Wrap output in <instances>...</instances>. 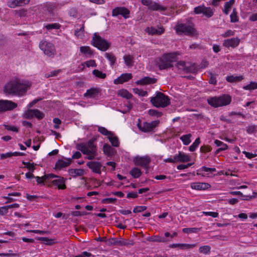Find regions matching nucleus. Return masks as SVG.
<instances>
[{
  "mask_svg": "<svg viewBox=\"0 0 257 257\" xmlns=\"http://www.w3.org/2000/svg\"><path fill=\"white\" fill-rule=\"evenodd\" d=\"M29 87L24 80L15 78L6 84L4 91L9 95L22 96L26 93Z\"/></svg>",
  "mask_w": 257,
  "mask_h": 257,
  "instance_id": "f257e3e1",
  "label": "nucleus"
},
{
  "mask_svg": "<svg viewBox=\"0 0 257 257\" xmlns=\"http://www.w3.org/2000/svg\"><path fill=\"white\" fill-rule=\"evenodd\" d=\"M77 150L80 151L86 155V159L93 160L97 156V149L92 140L84 143L77 144L76 146Z\"/></svg>",
  "mask_w": 257,
  "mask_h": 257,
  "instance_id": "f03ea898",
  "label": "nucleus"
},
{
  "mask_svg": "<svg viewBox=\"0 0 257 257\" xmlns=\"http://www.w3.org/2000/svg\"><path fill=\"white\" fill-rule=\"evenodd\" d=\"M177 53L165 54L157 61V65L160 70L166 69L173 66L172 63L176 61Z\"/></svg>",
  "mask_w": 257,
  "mask_h": 257,
  "instance_id": "7ed1b4c3",
  "label": "nucleus"
},
{
  "mask_svg": "<svg viewBox=\"0 0 257 257\" xmlns=\"http://www.w3.org/2000/svg\"><path fill=\"white\" fill-rule=\"evenodd\" d=\"M150 101L156 107H165L170 104L168 97L161 92H156L155 96L151 97Z\"/></svg>",
  "mask_w": 257,
  "mask_h": 257,
  "instance_id": "20e7f679",
  "label": "nucleus"
},
{
  "mask_svg": "<svg viewBox=\"0 0 257 257\" xmlns=\"http://www.w3.org/2000/svg\"><path fill=\"white\" fill-rule=\"evenodd\" d=\"M207 102L214 107L227 105L231 102V97L228 95H223L219 97H210L207 99Z\"/></svg>",
  "mask_w": 257,
  "mask_h": 257,
  "instance_id": "39448f33",
  "label": "nucleus"
},
{
  "mask_svg": "<svg viewBox=\"0 0 257 257\" xmlns=\"http://www.w3.org/2000/svg\"><path fill=\"white\" fill-rule=\"evenodd\" d=\"M91 43L94 47L102 51H106L110 45L109 43H108L106 40L101 38L96 33L93 35Z\"/></svg>",
  "mask_w": 257,
  "mask_h": 257,
  "instance_id": "423d86ee",
  "label": "nucleus"
},
{
  "mask_svg": "<svg viewBox=\"0 0 257 257\" xmlns=\"http://www.w3.org/2000/svg\"><path fill=\"white\" fill-rule=\"evenodd\" d=\"M176 31L178 34L184 33L189 36L197 34L196 30L191 26L185 24H180L176 26Z\"/></svg>",
  "mask_w": 257,
  "mask_h": 257,
  "instance_id": "0eeeda50",
  "label": "nucleus"
},
{
  "mask_svg": "<svg viewBox=\"0 0 257 257\" xmlns=\"http://www.w3.org/2000/svg\"><path fill=\"white\" fill-rule=\"evenodd\" d=\"M39 47L44 54L49 57H53L56 54L55 48L53 44L47 41H41Z\"/></svg>",
  "mask_w": 257,
  "mask_h": 257,
  "instance_id": "6e6552de",
  "label": "nucleus"
},
{
  "mask_svg": "<svg viewBox=\"0 0 257 257\" xmlns=\"http://www.w3.org/2000/svg\"><path fill=\"white\" fill-rule=\"evenodd\" d=\"M141 3L143 5L148 7V9L151 11H164L167 9L166 7L152 0H142Z\"/></svg>",
  "mask_w": 257,
  "mask_h": 257,
  "instance_id": "1a4fd4ad",
  "label": "nucleus"
},
{
  "mask_svg": "<svg viewBox=\"0 0 257 257\" xmlns=\"http://www.w3.org/2000/svg\"><path fill=\"white\" fill-rule=\"evenodd\" d=\"M17 107V104L8 100H0V113L12 110Z\"/></svg>",
  "mask_w": 257,
  "mask_h": 257,
  "instance_id": "9d476101",
  "label": "nucleus"
},
{
  "mask_svg": "<svg viewBox=\"0 0 257 257\" xmlns=\"http://www.w3.org/2000/svg\"><path fill=\"white\" fill-rule=\"evenodd\" d=\"M194 12L196 14H203L208 18H210L213 15L212 10L209 7H205L204 6H199L195 8Z\"/></svg>",
  "mask_w": 257,
  "mask_h": 257,
  "instance_id": "9b49d317",
  "label": "nucleus"
},
{
  "mask_svg": "<svg viewBox=\"0 0 257 257\" xmlns=\"http://www.w3.org/2000/svg\"><path fill=\"white\" fill-rule=\"evenodd\" d=\"M160 122L159 120H155L151 122H144L143 124H138L139 128L143 132L152 131Z\"/></svg>",
  "mask_w": 257,
  "mask_h": 257,
  "instance_id": "f8f14e48",
  "label": "nucleus"
},
{
  "mask_svg": "<svg viewBox=\"0 0 257 257\" xmlns=\"http://www.w3.org/2000/svg\"><path fill=\"white\" fill-rule=\"evenodd\" d=\"M130 11L125 7H116L112 10V15L116 17L118 15L122 16L124 19L130 17Z\"/></svg>",
  "mask_w": 257,
  "mask_h": 257,
  "instance_id": "ddd939ff",
  "label": "nucleus"
},
{
  "mask_svg": "<svg viewBox=\"0 0 257 257\" xmlns=\"http://www.w3.org/2000/svg\"><path fill=\"white\" fill-rule=\"evenodd\" d=\"M150 158L149 156L136 157L134 159L136 165L141 166L144 168H148L150 162Z\"/></svg>",
  "mask_w": 257,
  "mask_h": 257,
  "instance_id": "4468645a",
  "label": "nucleus"
},
{
  "mask_svg": "<svg viewBox=\"0 0 257 257\" xmlns=\"http://www.w3.org/2000/svg\"><path fill=\"white\" fill-rule=\"evenodd\" d=\"M176 67L179 69L184 70L186 72L194 73L195 72V67L194 65L187 66L185 61H180L176 64Z\"/></svg>",
  "mask_w": 257,
  "mask_h": 257,
  "instance_id": "2eb2a0df",
  "label": "nucleus"
},
{
  "mask_svg": "<svg viewBox=\"0 0 257 257\" xmlns=\"http://www.w3.org/2000/svg\"><path fill=\"white\" fill-rule=\"evenodd\" d=\"M88 167L92 170V171L96 173L100 174L102 165L99 162L90 161L88 162L86 164Z\"/></svg>",
  "mask_w": 257,
  "mask_h": 257,
  "instance_id": "dca6fc26",
  "label": "nucleus"
},
{
  "mask_svg": "<svg viewBox=\"0 0 257 257\" xmlns=\"http://www.w3.org/2000/svg\"><path fill=\"white\" fill-rule=\"evenodd\" d=\"M239 42V39L237 38H233L224 40L223 45L226 47H231L232 48H234L238 45Z\"/></svg>",
  "mask_w": 257,
  "mask_h": 257,
  "instance_id": "f3484780",
  "label": "nucleus"
},
{
  "mask_svg": "<svg viewBox=\"0 0 257 257\" xmlns=\"http://www.w3.org/2000/svg\"><path fill=\"white\" fill-rule=\"evenodd\" d=\"M132 78L131 73L122 74L119 77L114 80V83L115 84H122L124 82L128 81Z\"/></svg>",
  "mask_w": 257,
  "mask_h": 257,
  "instance_id": "a211bd4d",
  "label": "nucleus"
},
{
  "mask_svg": "<svg viewBox=\"0 0 257 257\" xmlns=\"http://www.w3.org/2000/svg\"><path fill=\"white\" fill-rule=\"evenodd\" d=\"M210 185L207 183H192L191 184V187L193 189L202 190H205L210 187Z\"/></svg>",
  "mask_w": 257,
  "mask_h": 257,
  "instance_id": "6ab92c4d",
  "label": "nucleus"
},
{
  "mask_svg": "<svg viewBox=\"0 0 257 257\" xmlns=\"http://www.w3.org/2000/svg\"><path fill=\"white\" fill-rule=\"evenodd\" d=\"M174 159L176 162H187L190 160L189 156L180 152L174 155Z\"/></svg>",
  "mask_w": 257,
  "mask_h": 257,
  "instance_id": "aec40b11",
  "label": "nucleus"
},
{
  "mask_svg": "<svg viewBox=\"0 0 257 257\" xmlns=\"http://www.w3.org/2000/svg\"><path fill=\"white\" fill-rule=\"evenodd\" d=\"M145 31L149 35H160L164 32L165 30L162 27H159L158 29H156L154 27H147Z\"/></svg>",
  "mask_w": 257,
  "mask_h": 257,
  "instance_id": "412c9836",
  "label": "nucleus"
},
{
  "mask_svg": "<svg viewBox=\"0 0 257 257\" xmlns=\"http://www.w3.org/2000/svg\"><path fill=\"white\" fill-rule=\"evenodd\" d=\"M71 159L70 158L66 159V161L59 160L56 163L55 168L57 169H61L63 168L66 167L71 164Z\"/></svg>",
  "mask_w": 257,
  "mask_h": 257,
  "instance_id": "4be33fe9",
  "label": "nucleus"
},
{
  "mask_svg": "<svg viewBox=\"0 0 257 257\" xmlns=\"http://www.w3.org/2000/svg\"><path fill=\"white\" fill-rule=\"evenodd\" d=\"M157 79L150 77H145L136 82L138 85H147L156 83Z\"/></svg>",
  "mask_w": 257,
  "mask_h": 257,
  "instance_id": "5701e85b",
  "label": "nucleus"
},
{
  "mask_svg": "<svg viewBox=\"0 0 257 257\" xmlns=\"http://www.w3.org/2000/svg\"><path fill=\"white\" fill-rule=\"evenodd\" d=\"M30 0H10L8 2V6L11 8H14L22 4H26Z\"/></svg>",
  "mask_w": 257,
  "mask_h": 257,
  "instance_id": "b1692460",
  "label": "nucleus"
},
{
  "mask_svg": "<svg viewBox=\"0 0 257 257\" xmlns=\"http://www.w3.org/2000/svg\"><path fill=\"white\" fill-rule=\"evenodd\" d=\"M100 93V90L97 88H91L88 89L86 93L84 94L85 97L89 98H94L97 96Z\"/></svg>",
  "mask_w": 257,
  "mask_h": 257,
  "instance_id": "393cba45",
  "label": "nucleus"
},
{
  "mask_svg": "<svg viewBox=\"0 0 257 257\" xmlns=\"http://www.w3.org/2000/svg\"><path fill=\"white\" fill-rule=\"evenodd\" d=\"M58 179H55L52 181V183L59 189H64L66 188V185L65 184V180L63 177L58 176Z\"/></svg>",
  "mask_w": 257,
  "mask_h": 257,
  "instance_id": "a878e982",
  "label": "nucleus"
},
{
  "mask_svg": "<svg viewBox=\"0 0 257 257\" xmlns=\"http://www.w3.org/2000/svg\"><path fill=\"white\" fill-rule=\"evenodd\" d=\"M69 173L73 177L81 176L84 175V171L81 169H71L69 170Z\"/></svg>",
  "mask_w": 257,
  "mask_h": 257,
  "instance_id": "bb28decb",
  "label": "nucleus"
},
{
  "mask_svg": "<svg viewBox=\"0 0 257 257\" xmlns=\"http://www.w3.org/2000/svg\"><path fill=\"white\" fill-rule=\"evenodd\" d=\"M110 241L111 244H113L114 245H126L128 244L127 240L122 238H112L111 239Z\"/></svg>",
  "mask_w": 257,
  "mask_h": 257,
  "instance_id": "cd10ccee",
  "label": "nucleus"
},
{
  "mask_svg": "<svg viewBox=\"0 0 257 257\" xmlns=\"http://www.w3.org/2000/svg\"><path fill=\"white\" fill-rule=\"evenodd\" d=\"M234 0H230L229 1L225 3L224 9H223V11L225 15L228 14L229 11L231 10V7L234 4Z\"/></svg>",
  "mask_w": 257,
  "mask_h": 257,
  "instance_id": "c85d7f7f",
  "label": "nucleus"
},
{
  "mask_svg": "<svg viewBox=\"0 0 257 257\" xmlns=\"http://www.w3.org/2000/svg\"><path fill=\"white\" fill-rule=\"evenodd\" d=\"M103 152L108 156H112L114 154V149L108 144H104L103 146Z\"/></svg>",
  "mask_w": 257,
  "mask_h": 257,
  "instance_id": "c756f323",
  "label": "nucleus"
},
{
  "mask_svg": "<svg viewBox=\"0 0 257 257\" xmlns=\"http://www.w3.org/2000/svg\"><path fill=\"white\" fill-rule=\"evenodd\" d=\"M243 79L242 76H228L226 78V80L227 81L229 82H238Z\"/></svg>",
  "mask_w": 257,
  "mask_h": 257,
  "instance_id": "7c9ffc66",
  "label": "nucleus"
},
{
  "mask_svg": "<svg viewBox=\"0 0 257 257\" xmlns=\"http://www.w3.org/2000/svg\"><path fill=\"white\" fill-rule=\"evenodd\" d=\"M105 57L110 62V65L112 66H113L116 62V57L115 56L111 53H105Z\"/></svg>",
  "mask_w": 257,
  "mask_h": 257,
  "instance_id": "2f4dec72",
  "label": "nucleus"
},
{
  "mask_svg": "<svg viewBox=\"0 0 257 257\" xmlns=\"http://www.w3.org/2000/svg\"><path fill=\"white\" fill-rule=\"evenodd\" d=\"M202 171H205V172H213L216 171V169L214 168H208L205 166H203L201 167L199 170H197V175H201L202 176H205V175L203 174H202L201 172Z\"/></svg>",
  "mask_w": 257,
  "mask_h": 257,
  "instance_id": "473e14b6",
  "label": "nucleus"
},
{
  "mask_svg": "<svg viewBox=\"0 0 257 257\" xmlns=\"http://www.w3.org/2000/svg\"><path fill=\"white\" fill-rule=\"evenodd\" d=\"M192 135L191 134L185 135L180 137V140L183 142L185 145H188L191 143L190 138Z\"/></svg>",
  "mask_w": 257,
  "mask_h": 257,
  "instance_id": "72a5a7b5",
  "label": "nucleus"
},
{
  "mask_svg": "<svg viewBox=\"0 0 257 257\" xmlns=\"http://www.w3.org/2000/svg\"><path fill=\"white\" fill-rule=\"evenodd\" d=\"M124 62L126 66H132L134 63V58L131 55H125L123 57Z\"/></svg>",
  "mask_w": 257,
  "mask_h": 257,
  "instance_id": "f704fd0d",
  "label": "nucleus"
},
{
  "mask_svg": "<svg viewBox=\"0 0 257 257\" xmlns=\"http://www.w3.org/2000/svg\"><path fill=\"white\" fill-rule=\"evenodd\" d=\"M111 145L115 147H118L119 142L118 138L116 137L113 136V134L108 137Z\"/></svg>",
  "mask_w": 257,
  "mask_h": 257,
  "instance_id": "c9c22d12",
  "label": "nucleus"
},
{
  "mask_svg": "<svg viewBox=\"0 0 257 257\" xmlns=\"http://www.w3.org/2000/svg\"><path fill=\"white\" fill-rule=\"evenodd\" d=\"M118 94L124 98L130 99L132 97V94L130 93L127 90L125 89H121L119 91Z\"/></svg>",
  "mask_w": 257,
  "mask_h": 257,
  "instance_id": "e433bc0d",
  "label": "nucleus"
},
{
  "mask_svg": "<svg viewBox=\"0 0 257 257\" xmlns=\"http://www.w3.org/2000/svg\"><path fill=\"white\" fill-rule=\"evenodd\" d=\"M130 174L134 178H137L141 175L142 172L140 169L134 168L130 171Z\"/></svg>",
  "mask_w": 257,
  "mask_h": 257,
  "instance_id": "4c0bfd02",
  "label": "nucleus"
},
{
  "mask_svg": "<svg viewBox=\"0 0 257 257\" xmlns=\"http://www.w3.org/2000/svg\"><path fill=\"white\" fill-rule=\"evenodd\" d=\"M61 25L58 23L50 24L45 26V28L49 31L52 29H59Z\"/></svg>",
  "mask_w": 257,
  "mask_h": 257,
  "instance_id": "58836bf2",
  "label": "nucleus"
},
{
  "mask_svg": "<svg viewBox=\"0 0 257 257\" xmlns=\"http://www.w3.org/2000/svg\"><path fill=\"white\" fill-rule=\"evenodd\" d=\"M229 193L233 195L240 196L241 197V199H242V200H249L251 198V197L250 196L243 195L242 193L240 191H231Z\"/></svg>",
  "mask_w": 257,
  "mask_h": 257,
  "instance_id": "ea45409f",
  "label": "nucleus"
},
{
  "mask_svg": "<svg viewBox=\"0 0 257 257\" xmlns=\"http://www.w3.org/2000/svg\"><path fill=\"white\" fill-rule=\"evenodd\" d=\"M80 52L85 55H88L90 56L92 54V52L88 46H82L80 48Z\"/></svg>",
  "mask_w": 257,
  "mask_h": 257,
  "instance_id": "a19ab883",
  "label": "nucleus"
},
{
  "mask_svg": "<svg viewBox=\"0 0 257 257\" xmlns=\"http://www.w3.org/2000/svg\"><path fill=\"white\" fill-rule=\"evenodd\" d=\"M98 131L101 134L108 136V137L112 134L111 132L108 131L106 128L102 126H99Z\"/></svg>",
  "mask_w": 257,
  "mask_h": 257,
  "instance_id": "79ce46f5",
  "label": "nucleus"
},
{
  "mask_svg": "<svg viewBox=\"0 0 257 257\" xmlns=\"http://www.w3.org/2000/svg\"><path fill=\"white\" fill-rule=\"evenodd\" d=\"M200 143V140L199 138H197L195 142L190 146L189 151L191 152L194 151Z\"/></svg>",
  "mask_w": 257,
  "mask_h": 257,
  "instance_id": "37998d69",
  "label": "nucleus"
},
{
  "mask_svg": "<svg viewBox=\"0 0 257 257\" xmlns=\"http://www.w3.org/2000/svg\"><path fill=\"white\" fill-rule=\"evenodd\" d=\"M93 74L99 78L104 79L106 77V74L98 70L95 69L92 71Z\"/></svg>",
  "mask_w": 257,
  "mask_h": 257,
  "instance_id": "c03bdc74",
  "label": "nucleus"
},
{
  "mask_svg": "<svg viewBox=\"0 0 257 257\" xmlns=\"http://www.w3.org/2000/svg\"><path fill=\"white\" fill-rule=\"evenodd\" d=\"M34 109H29L24 113V117L27 119H30L34 116Z\"/></svg>",
  "mask_w": 257,
  "mask_h": 257,
  "instance_id": "a18cd8bd",
  "label": "nucleus"
},
{
  "mask_svg": "<svg viewBox=\"0 0 257 257\" xmlns=\"http://www.w3.org/2000/svg\"><path fill=\"white\" fill-rule=\"evenodd\" d=\"M243 88L245 90H253L257 89V83L255 82H251L249 84L243 86Z\"/></svg>",
  "mask_w": 257,
  "mask_h": 257,
  "instance_id": "49530a36",
  "label": "nucleus"
},
{
  "mask_svg": "<svg viewBox=\"0 0 257 257\" xmlns=\"http://www.w3.org/2000/svg\"><path fill=\"white\" fill-rule=\"evenodd\" d=\"M211 247L209 245H204L201 246L199 249L200 253L207 254L210 251Z\"/></svg>",
  "mask_w": 257,
  "mask_h": 257,
  "instance_id": "de8ad7c7",
  "label": "nucleus"
},
{
  "mask_svg": "<svg viewBox=\"0 0 257 257\" xmlns=\"http://www.w3.org/2000/svg\"><path fill=\"white\" fill-rule=\"evenodd\" d=\"M150 241H155V242H163L166 241V239L165 238L163 237H161L159 236H155L154 237H152L149 239Z\"/></svg>",
  "mask_w": 257,
  "mask_h": 257,
  "instance_id": "09e8293b",
  "label": "nucleus"
},
{
  "mask_svg": "<svg viewBox=\"0 0 257 257\" xmlns=\"http://www.w3.org/2000/svg\"><path fill=\"white\" fill-rule=\"evenodd\" d=\"M133 91L135 93L140 96H145L147 95V92L146 91H144L138 88H134Z\"/></svg>",
  "mask_w": 257,
  "mask_h": 257,
  "instance_id": "8fccbe9b",
  "label": "nucleus"
},
{
  "mask_svg": "<svg viewBox=\"0 0 257 257\" xmlns=\"http://www.w3.org/2000/svg\"><path fill=\"white\" fill-rule=\"evenodd\" d=\"M230 17L231 22L235 23L238 22V19L237 16V13L236 12V10L235 9L233 10V12L231 14Z\"/></svg>",
  "mask_w": 257,
  "mask_h": 257,
  "instance_id": "3c124183",
  "label": "nucleus"
},
{
  "mask_svg": "<svg viewBox=\"0 0 257 257\" xmlns=\"http://www.w3.org/2000/svg\"><path fill=\"white\" fill-rule=\"evenodd\" d=\"M148 113L151 116H156L158 117L161 116L163 114L161 112L155 109H150L148 111Z\"/></svg>",
  "mask_w": 257,
  "mask_h": 257,
  "instance_id": "603ef678",
  "label": "nucleus"
},
{
  "mask_svg": "<svg viewBox=\"0 0 257 257\" xmlns=\"http://www.w3.org/2000/svg\"><path fill=\"white\" fill-rule=\"evenodd\" d=\"M22 163L25 165V167L27 168L29 170L34 172L35 169V167L34 163H30V162H26L23 161Z\"/></svg>",
  "mask_w": 257,
  "mask_h": 257,
  "instance_id": "864d4df0",
  "label": "nucleus"
},
{
  "mask_svg": "<svg viewBox=\"0 0 257 257\" xmlns=\"http://www.w3.org/2000/svg\"><path fill=\"white\" fill-rule=\"evenodd\" d=\"M199 229L197 228H183L182 231L184 233H196L198 232Z\"/></svg>",
  "mask_w": 257,
  "mask_h": 257,
  "instance_id": "5fc2aeb1",
  "label": "nucleus"
},
{
  "mask_svg": "<svg viewBox=\"0 0 257 257\" xmlns=\"http://www.w3.org/2000/svg\"><path fill=\"white\" fill-rule=\"evenodd\" d=\"M214 143L217 147H220V148H224V150H227L228 148V146L220 141L216 140L214 141Z\"/></svg>",
  "mask_w": 257,
  "mask_h": 257,
  "instance_id": "6e6d98bb",
  "label": "nucleus"
},
{
  "mask_svg": "<svg viewBox=\"0 0 257 257\" xmlns=\"http://www.w3.org/2000/svg\"><path fill=\"white\" fill-rule=\"evenodd\" d=\"M34 116L39 119H41L44 117V114L38 109H34Z\"/></svg>",
  "mask_w": 257,
  "mask_h": 257,
  "instance_id": "4d7b16f0",
  "label": "nucleus"
},
{
  "mask_svg": "<svg viewBox=\"0 0 257 257\" xmlns=\"http://www.w3.org/2000/svg\"><path fill=\"white\" fill-rule=\"evenodd\" d=\"M38 239L41 241H45V244L47 245H51L54 242L53 239H50L47 237H39Z\"/></svg>",
  "mask_w": 257,
  "mask_h": 257,
  "instance_id": "13d9d810",
  "label": "nucleus"
},
{
  "mask_svg": "<svg viewBox=\"0 0 257 257\" xmlns=\"http://www.w3.org/2000/svg\"><path fill=\"white\" fill-rule=\"evenodd\" d=\"M147 209V207L145 206H136L134 208L133 212L134 213L141 212L145 211Z\"/></svg>",
  "mask_w": 257,
  "mask_h": 257,
  "instance_id": "bf43d9fd",
  "label": "nucleus"
},
{
  "mask_svg": "<svg viewBox=\"0 0 257 257\" xmlns=\"http://www.w3.org/2000/svg\"><path fill=\"white\" fill-rule=\"evenodd\" d=\"M116 201V198H106L102 199L101 202L102 203H114Z\"/></svg>",
  "mask_w": 257,
  "mask_h": 257,
  "instance_id": "052dcab7",
  "label": "nucleus"
},
{
  "mask_svg": "<svg viewBox=\"0 0 257 257\" xmlns=\"http://www.w3.org/2000/svg\"><path fill=\"white\" fill-rule=\"evenodd\" d=\"M60 70H54L53 71L50 72L49 73H47L45 74L46 78H49L50 77L57 76L58 73L60 72Z\"/></svg>",
  "mask_w": 257,
  "mask_h": 257,
  "instance_id": "680f3d73",
  "label": "nucleus"
},
{
  "mask_svg": "<svg viewBox=\"0 0 257 257\" xmlns=\"http://www.w3.org/2000/svg\"><path fill=\"white\" fill-rule=\"evenodd\" d=\"M56 177H58V176L55 175L54 174H52V173L48 174H46V175H45L44 176H43V179L45 180V181H48L51 179H53V178H54Z\"/></svg>",
  "mask_w": 257,
  "mask_h": 257,
  "instance_id": "e2e57ef3",
  "label": "nucleus"
},
{
  "mask_svg": "<svg viewBox=\"0 0 257 257\" xmlns=\"http://www.w3.org/2000/svg\"><path fill=\"white\" fill-rule=\"evenodd\" d=\"M9 208L8 206L0 207V215H4L8 212Z\"/></svg>",
  "mask_w": 257,
  "mask_h": 257,
  "instance_id": "0e129e2a",
  "label": "nucleus"
},
{
  "mask_svg": "<svg viewBox=\"0 0 257 257\" xmlns=\"http://www.w3.org/2000/svg\"><path fill=\"white\" fill-rule=\"evenodd\" d=\"M210 79H209V82L210 83V84H215L216 83V77L215 76L210 73Z\"/></svg>",
  "mask_w": 257,
  "mask_h": 257,
  "instance_id": "69168bd1",
  "label": "nucleus"
},
{
  "mask_svg": "<svg viewBox=\"0 0 257 257\" xmlns=\"http://www.w3.org/2000/svg\"><path fill=\"white\" fill-rule=\"evenodd\" d=\"M92 254L87 251H83L81 252L80 254L76 256V257H90L92 256Z\"/></svg>",
  "mask_w": 257,
  "mask_h": 257,
  "instance_id": "338daca9",
  "label": "nucleus"
},
{
  "mask_svg": "<svg viewBox=\"0 0 257 257\" xmlns=\"http://www.w3.org/2000/svg\"><path fill=\"white\" fill-rule=\"evenodd\" d=\"M256 126L254 125H250L248 126L246 128V132L248 134H252L255 131Z\"/></svg>",
  "mask_w": 257,
  "mask_h": 257,
  "instance_id": "774afa93",
  "label": "nucleus"
}]
</instances>
